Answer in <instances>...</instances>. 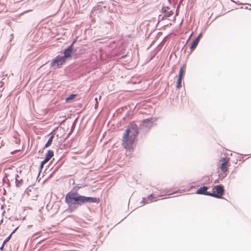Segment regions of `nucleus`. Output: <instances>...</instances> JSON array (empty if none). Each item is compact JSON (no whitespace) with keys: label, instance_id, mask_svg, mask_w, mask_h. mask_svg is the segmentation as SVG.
<instances>
[{"label":"nucleus","instance_id":"nucleus-9","mask_svg":"<svg viewBox=\"0 0 251 251\" xmlns=\"http://www.w3.org/2000/svg\"><path fill=\"white\" fill-rule=\"evenodd\" d=\"M201 34L200 33L197 37V38L192 42V45L190 47V50L191 51H193L195 49L200 41V39L201 38Z\"/></svg>","mask_w":251,"mask_h":251},{"label":"nucleus","instance_id":"nucleus-1","mask_svg":"<svg viewBox=\"0 0 251 251\" xmlns=\"http://www.w3.org/2000/svg\"><path fill=\"white\" fill-rule=\"evenodd\" d=\"M138 134V128L136 124H131L123 135L122 140L123 146L129 151L133 150V144L136 140Z\"/></svg>","mask_w":251,"mask_h":251},{"label":"nucleus","instance_id":"nucleus-2","mask_svg":"<svg viewBox=\"0 0 251 251\" xmlns=\"http://www.w3.org/2000/svg\"><path fill=\"white\" fill-rule=\"evenodd\" d=\"M65 202L68 204L81 205L86 202H96L97 199L81 196L77 192H70L66 195Z\"/></svg>","mask_w":251,"mask_h":251},{"label":"nucleus","instance_id":"nucleus-5","mask_svg":"<svg viewBox=\"0 0 251 251\" xmlns=\"http://www.w3.org/2000/svg\"><path fill=\"white\" fill-rule=\"evenodd\" d=\"M229 161V158L227 157H223L220 160V161L222 163L220 169L224 173L228 171V167L230 166Z\"/></svg>","mask_w":251,"mask_h":251},{"label":"nucleus","instance_id":"nucleus-3","mask_svg":"<svg viewBox=\"0 0 251 251\" xmlns=\"http://www.w3.org/2000/svg\"><path fill=\"white\" fill-rule=\"evenodd\" d=\"M213 192L211 193L210 196L217 198H221L224 193V188L221 185H216L213 188Z\"/></svg>","mask_w":251,"mask_h":251},{"label":"nucleus","instance_id":"nucleus-11","mask_svg":"<svg viewBox=\"0 0 251 251\" xmlns=\"http://www.w3.org/2000/svg\"><path fill=\"white\" fill-rule=\"evenodd\" d=\"M53 138H54V136L53 135H52L50 137L49 139L48 140L47 143L46 144V145L45 146V148H48L51 145V144H52Z\"/></svg>","mask_w":251,"mask_h":251},{"label":"nucleus","instance_id":"nucleus-15","mask_svg":"<svg viewBox=\"0 0 251 251\" xmlns=\"http://www.w3.org/2000/svg\"><path fill=\"white\" fill-rule=\"evenodd\" d=\"M182 79H181L180 78H178V79L177 80L176 86L177 88H179L180 87H181Z\"/></svg>","mask_w":251,"mask_h":251},{"label":"nucleus","instance_id":"nucleus-18","mask_svg":"<svg viewBox=\"0 0 251 251\" xmlns=\"http://www.w3.org/2000/svg\"><path fill=\"white\" fill-rule=\"evenodd\" d=\"M101 96H100V97H99V100H100L101 99Z\"/></svg>","mask_w":251,"mask_h":251},{"label":"nucleus","instance_id":"nucleus-7","mask_svg":"<svg viewBox=\"0 0 251 251\" xmlns=\"http://www.w3.org/2000/svg\"><path fill=\"white\" fill-rule=\"evenodd\" d=\"M73 45L74 43H72L69 47L66 49L64 52V55L63 57L66 59L67 58L70 57L71 56V54L72 53V50L73 49Z\"/></svg>","mask_w":251,"mask_h":251},{"label":"nucleus","instance_id":"nucleus-10","mask_svg":"<svg viewBox=\"0 0 251 251\" xmlns=\"http://www.w3.org/2000/svg\"><path fill=\"white\" fill-rule=\"evenodd\" d=\"M184 72H185L184 67H183V66L181 67L179 70L178 78H180L181 79H182V78L183 77L184 74Z\"/></svg>","mask_w":251,"mask_h":251},{"label":"nucleus","instance_id":"nucleus-17","mask_svg":"<svg viewBox=\"0 0 251 251\" xmlns=\"http://www.w3.org/2000/svg\"><path fill=\"white\" fill-rule=\"evenodd\" d=\"M4 245L5 244H3V243L2 244L1 247L0 248V249L1 251H3V248H4Z\"/></svg>","mask_w":251,"mask_h":251},{"label":"nucleus","instance_id":"nucleus-8","mask_svg":"<svg viewBox=\"0 0 251 251\" xmlns=\"http://www.w3.org/2000/svg\"><path fill=\"white\" fill-rule=\"evenodd\" d=\"M207 189H208V188L206 186L201 187L197 190V194L210 196V194H211V193L209 192H208L207 191Z\"/></svg>","mask_w":251,"mask_h":251},{"label":"nucleus","instance_id":"nucleus-4","mask_svg":"<svg viewBox=\"0 0 251 251\" xmlns=\"http://www.w3.org/2000/svg\"><path fill=\"white\" fill-rule=\"evenodd\" d=\"M66 59L63 56H57L51 62V66L60 68L65 62Z\"/></svg>","mask_w":251,"mask_h":251},{"label":"nucleus","instance_id":"nucleus-14","mask_svg":"<svg viewBox=\"0 0 251 251\" xmlns=\"http://www.w3.org/2000/svg\"><path fill=\"white\" fill-rule=\"evenodd\" d=\"M18 228H16L11 233V234L8 237H7L5 240L4 241H3V244H5L7 242L9 241V240L10 239L11 237V236L12 235V234H13L15 231Z\"/></svg>","mask_w":251,"mask_h":251},{"label":"nucleus","instance_id":"nucleus-6","mask_svg":"<svg viewBox=\"0 0 251 251\" xmlns=\"http://www.w3.org/2000/svg\"><path fill=\"white\" fill-rule=\"evenodd\" d=\"M53 154L54 153L52 151L49 150L48 151L47 153H46L45 159L41 163V166L42 167L45 164L47 163L51 159V158L53 156Z\"/></svg>","mask_w":251,"mask_h":251},{"label":"nucleus","instance_id":"nucleus-13","mask_svg":"<svg viewBox=\"0 0 251 251\" xmlns=\"http://www.w3.org/2000/svg\"><path fill=\"white\" fill-rule=\"evenodd\" d=\"M148 200L150 201V202L155 201H157V198L152 195H151L148 197Z\"/></svg>","mask_w":251,"mask_h":251},{"label":"nucleus","instance_id":"nucleus-16","mask_svg":"<svg viewBox=\"0 0 251 251\" xmlns=\"http://www.w3.org/2000/svg\"><path fill=\"white\" fill-rule=\"evenodd\" d=\"M95 100L96 101V106H98V99L96 98H95Z\"/></svg>","mask_w":251,"mask_h":251},{"label":"nucleus","instance_id":"nucleus-12","mask_svg":"<svg viewBox=\"0 0 251 251\" xmlns=\"http://www.w3.org/2000/svg\"><path fill=\"white\" fill-rule=\"evenodd\" d=\"M76 96L77 94H71L66 99L65 101L66 102H69L70 100L75 99Z\"/></svg>","mask_w":251,"mask_h":251}]
</instances>
